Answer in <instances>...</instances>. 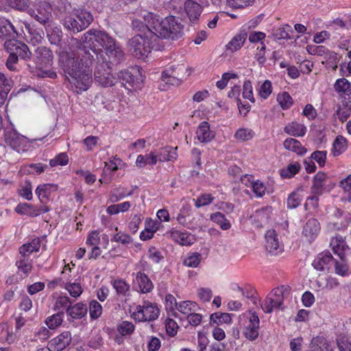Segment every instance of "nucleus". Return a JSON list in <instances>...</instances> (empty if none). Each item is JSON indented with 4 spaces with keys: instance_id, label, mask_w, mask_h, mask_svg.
I'll return each mask as SVG.
<instances>
[{
    "instance_id": "1",
    "label": "nucleus",
    "mask_w": 351,
    "mask_h": 351,
    "mask_svg": "<svg viewBox=\"0 0 351 351\" xmlns=\"http://www.w3.org/2000/svg\"><path fill=\"white\" fill-rule=\"evenodd\" d=\"M94 56L89 49H81L76 56L63 49L59 54V66L77 93L86 90L93 82L92 65Z\"/></svg>"
},
{
    "instance_id": "2",
    "label": "nucleus",
    "mask_w": 351,
    "mask_h": 351,
    "mask_svg": "<svg viewBox=\"0 0 351 351\" xmlns=\"http://www.w3.org/2000/svg\"><path fill=\"white\" fill-rule=\"evenodd\" d=\"M155 21L158 23L155 25V36L156 37L178 40L184 34V25L174 16L169 15L160 20L155 17Z\"/></svg>"
},
{
    "instance_id": "3",
    "label": "nucleus",
    "mask_w": 351,
    "mask_h": 351,
    "mask_svg": "<svg viewBox=\"0 0 351 351\" xmlns=\"http://www.w3.org/2000/svg\"><path fill=\"white\" fill-rule=\"evenodd\" d=\"M82 42L84 44V49L89 48L93 56H97L98 49L103 48L106 51L117 40L110 36L107 32L95 29H89L82 36Z\"/></svg>"
},
{
    "instance_id": "4",
    "label": "nucleus",
    "mask_w": 351,
    "mask_h": 351,
    "mask_svg": "<svg viewBox=\"0 0 351 351\" xmlns=\"http://www.w3.org/2000/svg\"><path fill=\"white\" fill-rule=\"evenodd\" d=\"M5 49L9 53V56L6 60V66L9 70L16 69L15 64L18 62L19 58L28 61L32 58V53L25 43L12 38L8 39L4 43Z\"/></svg>"
},
{
    "instance_id": "5",
    "label": "nucleus",
    "mask_w": 351,
    "mask_h": 351,
    "mask_svg": "<svg viewBox=\"0 0 351 351\" xmlns=\"http://www.w3.org/2000/svg\"><path fill=\"white\" fill-rule=\"evenodd\" d=\"M93 21L92 14L84 9L75 10L63 19L64 27L73 33L86 29Z\"/></svg>"
},
{
    "instance_id": "6",
    "label": "nucleus",
    "mask_w": 351,
    "mask_h": 351,
    "mask_svg": "<svg viewBox=\"0 0 351 351\" xmlns=\"http://www.w3.org/2000/svg\"><path fill=\"white\" fill-rule=\"evenodd\" d=\"M189 67L184 64H177L162 71L161 82L158 84V89L161 91L167 90L171 86H178L182 82V78L189 76L191 72Z\"/></svg>"
},
{
    "instance_id": "7",
    "label": "nucleus",
    "mask_w": 351,
    "mask_h": 351,
    "mask_svg": "<svg viewBox=\"0 0 351 351\" xmlns=\"http://www.w3.org/2000/svg\"><path fill=\"white\" fill-rule=\"evenodd\" d=\"M94 75L95 81L104 87L112 86L117 82V79L111 73V66L107 62L102 51L97 55Z\"/></svg>"
},
{
    "instance_id": "8",
    "label": "nucleus",
    "mask_w": 351,
    "mask_h": 351,
    "mask_svg": "<svg viewBox=\"0 0 351 351\" xmlns=\"http://www.w3.org/2000/svg\"><path fill=\"white\" fill-rule=\"evenodd\" d=\"M153 37H148L137 34L128 42L130 53L136 58L145 59L152 53L153 49Z\"/></svg>"
},
{
    "instance_id": "9",
    "label": "nucleus",
    "mask_w": 351,
    "mask_h": 351,
    "mask_svg": "<svg viewBox=\"0 0 351 351\" xmlns=\"http://www.w3.org/2000/svg\"><path fill=\"white\" fill-rule=\"evenodd\" d=\"M4 138L6 144L18 153L25 152L29 147V142L27 138L13 129L8 128L5 130Z\"/></svg>"
},
{
    "instance_id": "10",
    "label": "nucleus",
    "mask_w": 351,
    "mask_h": 351,
    "mask_svg": "<svg viewBox=\"0 0 351 351\" xmlns=\"http://www.w3.org/2000/svg\"><path fill=\"white\" fill-rule=\"evenodd\" d=\"M119 79L125 88L130 90L132 88H139L142 81L138 68H131L119 72Z\"/></svg>"
},
{
    "instance_id": "11",
    "label": "nucleus",
    "mask_w": 351,
    "mask_h": 351,
    "mask_svg": "<svg viewBox=\"0 0 351 351\" xmlns=\"http://www.w3.org/2000/svg\"><path fill=\"white\" fill-rule=\"evenodd\" d=\"M34 18L44 26H49L52 19V8L49 3L46 1H39L35 3Z\"/></svg>"
},
{
    "instance_id": "12",
    "label": "nucleus",
    "mask_w": 351,
    "mask_h": 351,
    "mask_svg": "<svg viewBox=\"0 0 351 351\" xmlns=\"http://www.w3.org/2000/svg\"><path fill=\"white\" fill-rule=\"evenodd\" d=\"M102 51L104 56L106 58L109 65H117L121 64L125 58V53L122 50L121 46L117 41L106 51L102 49H98L97 56Z\"/></svg>"
},
{
    "instance_id": "13",
    "label": "nucleus",
    "mask_w": 351,
    "mask_h": 351,
    "mask_svg": "<svg viewBox=\"0 0 351 351\" xmlns=\"http://www.w3.org/2000/svg\"><path fill=\"white\" fill-rule=\"evenodd\" d=\"M32 57L34 58V65L27 64V66L33 69L36 67H41L43 64H49L52 58V51L46 47H38L36 50L34 54Z\"/></svg>"
},
{
    "instance_id": "14",
    "label": "nucleus",
    "mask_w": 351,
    "mask_h": 351,
    "mask_svg": "<svg viewBox=\"0 0 351 351\" xmlns=\"http://www.w3.org/2000/svg\"><path fill=\"white\" fill-rule=\"evenodd\" d=\"M249 324L243 329V335L250 341H254L258 337L259 317L255 311H250Z\"/></svg>"
},
{
    "instance_id": "15",
    "label": "nucleus",
    "mask_w": 351,
    "mask_h": 351,
    "mask_svg": "<svg viewBox=\"0 0 351 351\" xmlns=\"http://www.w3.org/2000/svg\"><path fill=\"white\" fill-rule=\"evenodd\" d=\"M154 19L152 13L148 14L147 16H144L145 21H147V23H144L138 19H134L132 21V25L134 29H136L140 32V34L143 36H146L148 37H153L154 32L152 29L154 27L153 21Z\"/></svg>"
},
{
    "instance_id": "16",
    "label": "nucleus",
    "mask_w": 351,
    "mask_h": 351,
    "mask_svg": "<svg viewBox=\"0 0 351 351\" xmlns=\"http://www.w3.org/2000/svg\"><path fill=\"white\" fill-rule=\"evenodd\" d=\"M71 342V334L64 331L49 342V351H62Z\"/></svg>"
},
{
    "instance_id": "17",
    "label": "nucleus",
    "mask_w": 351,
    "mask_h": 351,
    "mask_svg": "<svg viewBox=\"0 0 351 351\" xmlns=\"http://www.w3.org/2000/svg\"><path fill=\"white\" fill-rule=\"evenodd\" d=\"M320 230V224L317 219L311 218L304 224L302 235L306 241L311 243L317 237Z\"/></svg>"
},
{
    "instance_id": "18",
    "label": "nucleus",
    "mask_w": 351,
    "mask_h": 351,
    "mask_svg": "<svg viewBox=\"0 0 351 351\" xmlns=\"http://www.w3.org/2000/svg\"><path fill=\"white\" fill-rule=\"evenodd\" d=\"M265 248L268 252L277 254L282 251L276 230H269L265 234Z\"/></svg>"
},
{
    "instance_id": "19",
    "label": "nucleus",
    "mask_w": 351,
    "mask_h": 351,
    "mask_svg": "<svg viewBox=\"0 0 351 351\" xmlns=\"http://www.w3.org/2000/svg\"><path fill=\"white\" fill-rule=\"evenodd\" d=\"M334 258L329 252H324L318 254L314 259L312 265L317 271L328 270Z\"/></svg>"
},
{
    "instance_id": "20",
    "label": "nucleus",
    "mask_w": 351,
    "mask_h": 351,
    "mask_svg": "<svg viewBox=\"0 0 351 351\" xmlns=\"http://www.w3.org/2000/svg\"><path fill=\"white\" fill-rule=\"evenodd\" d=\"M170 236L176 242L182 245H191L196 241L195 236L186 230H173L171 231Z\"/></svg>"
},
{
    "instance_id": "21",
    "label": "nucleus",
    "mask_w": 351,
    "mask_h": 351,
    "mask_svg": "<svg viewBox=\"0 0 351 351\" xmlns=\"http://www.w3.org/2000/svg\"><path fill=\"white\" fill-rule=\"evenodd\" d=\"M184 10L191 23H196L202 13L200 4L193 0H187L184 3Z\"/></svg>"
},
{
    "instance_id": "22",
    "label": "nucleus",
    "mask_w": 351,
    "mask_h": 351,
    "mask_svg": "<svg viewBox=\"0 0 351 351\" xmlns=\"http://www.w3.org/2000/svg\"><path fill=\"white\" fill-rule=\"evenodd\" d=\"M134 318L138 322H152L154 319V306L149 302L147 306L139 305L137 311L133 313Z\"/></svg>"
},
{
    "instance_id": "23",
    "label": "nucleus",
    "mask_w": 351,
    "mask_h": 351,
    "mask_svg": "<svg viewBox=\"0 0 351 351\" xmlns=\"http://www.w3.org/2000/svg\"><path fill=\"white\" fill-rule=\"evenodd\" d=\"M18 36V33L11 22L4 17H0V38L12 39Z\"/></svg>"
},
{
    "instance_id": "24",
    "label": "nucleus",
    "mask_w": 351,
    "mask_h": 351,
    "mask_svg": "<svg viewBox=\"0 0 351 351\" xmlns=\"http://www.w3.org/2000/svg\"><path fill=\"white\" fill-rule=\"evenodd\" d=\"M328 176L325 173L322 171L317 173L313 178L311 193L315 195H321L324 192Z\"/></svg>"
},
{
    "instance_id": "25",
    "label": "nucleus",
    "mask_w": 351,
    "mask_h": 351,
    "mask_svg": "<svg viewBox=\"0 0 351 351\" xmlns=\"http://www.w3.org/2000/svg\"><path fill=\"white\" fill-rule=\"evenodd\" d=\"M247 38V32L242 28L227 45V49L231 51H236L241 48Z\"/></svg>"
},
{
    "instance_id": "26",
    "label": "nucleus",
    "mask_w": 351,
    "mask_h": 351,
    "mask_svg": "<svg viewBox=\"0 0 351 351\" xmlns=\"http://www.w3.org/2000/svg\"><path fill=\"white\" fill-rule=\"evenodd\" d=\"M330 245L333 252L338 255L340 259L345 258V250L348 247L344 241V239L341 236H336L331 238Z\"/></svg>"
},
{
    "instance_id": "27",
    "label": "nucleus",
    "mask_w": 351,
    "mask_h": 351,
    "mask_svg": "<svg viewBox=\"0 0 351 351\" xmlns=\"http://www.w3.org/2000/svg\"><path fill=\"white\" fill-rule=\"evenodd\" d=\"M197 136L202 143L210 142L215 136L214 133L210 130V125L207 121L202 122L197 128Z\"/></svg>"
},
{
    "instance_id": "28",
    "label": "nucleus",
    "mask_w": 351,
    "mask_h": 351,
    "mask_svg": "<svg viewBox=\"0 0 351 351\" xmlns=\"http://www.w3.org/2000/svg\"><path fill=\"white\" fill-rule=\"evenodd\" d=\"M176 150L177 147L173 148L168 146L161 148L160 152L155 155V164L157 160L163 162L176 160L178 157Z\"/></svg>"
},
{
    "instance_id": "29",
    "label": "nucleus",
    "mask_w": 351,
    "mask_h": 351,
    "mask_svg": "<svg viewBox=\"0 0 351 351\" xmlns=\"http://www.w3.org/2000/svg\"><path fill=\"white\" fill-rule=\"evenodd\" d=\"M283 145L286 149L295 152L300 156H304L307 152V149L295 138H287L285 140Z\"/></svg>"
},
{
    "instance_id": "30",
    "label": "nucleus",
    "mask_w": 351,
    "mask_h": 351,
    "mask_svg": "<svg viewBox=\"0 0 351 351\" xmlns=\"http://www.w3.org/2000/svg\"><path fill=\"white\" fill-rule=\"evenodd\" d=\"M285 132L293 136H303L306 132V128L296 121L288 123L284 128Z\"/></svg>"
},
{
    "instance_id": "31",
    "label": "nucleus",
    "mask_w": 351,
    "mask_h": 351,
    "mask_svg": "<svg viewBox=\"0 0 351 351\" xmlns=\"http://www.w3.org/2000/svg\"><path fill=\"white\" fill-rule=\"evenodd\" d=\"M134 283L138 285L141 293H145L152 289V282L144 273L141 271L136 274Z\"/></svg>"
},
{
    "instance_id": "32",
    "label": "nucleus",
    "mask_w": 351,
    "mask_h": 351,
    "mask_svg": "<svg viewBox=\"0 0 351 351\" xmlns=\"http://www.w3.org/2000/svg\"><path fill=\"white\" fill-rule=\"evenodd\" d=\"M67 313L73 319H81L86 315L87 306L82 302L77 303L73 306L71 305Z\"/></svg>"
},
{
    "instance_id": "33",
    "label": "nucleus",
    "mask_w": 351,
    "mask_h": 351,
    "mask_svg": "<svg viewBox=\"0 0 351 351\" xmlns=\"http://www.w3.org/2000/svg\"><path fill=\"white\" fill-rule=\"evenodd\" d=\"M41 241L40 238H35L29 243L23 245L19 248V252L21 256H28L30 254L34 252H38L40 247Z\"/></svg>"
},
{
    "instance_id": "34",
    "label": "nucleus",
    "mask_w": 351,
    "mask_h": 351,
    "mask_svg": "<svg viewBox=\"0 0 351 351\" xmlns=\"http://www.w3.org/2000/svg\"><path fill=\"white\" fill-rule=\"evenodd\" d=\"M57 190V185L53 184H43L39 185L36 189V194L40 201L43 198H48L51 191Z\"/></svg>"
},
{
    "instance_id": "35",
    "label": "nucleus",
    "mask_w": 351,
    "mask_h": 351,
    "mask_svg": "<svg viewBox=\"0 0 351 351\" xmlns=\"http://www.w3.org/2000/svg\"><path fill=\"white\" fill-rule=\"evenodd\" d=\"M47 37L51 45H60L61 49H66L61 45L62 32L59 27H56L49 29L47 32Z\"/></svg>"
},
{
    "instance_id": "36",
    "label": "nucleus",
    "mask_w": 351,
    "mask_h": 351,
    "mask_svg": "<svg viewBox=\"0 0 351 351\" xmlns=\"http://www.w3.org/2000/svg\"><path fill=\"white\" fill-rule=\"evenodd\" d=\"M346 139L342 136H337L332 144V154L335 156L341 154L347 148Z\"/></svg>"
},
{
    "instance_id": "37",
    "label": "nucleus",
    "mask_w": 351,
    "mask_h": 351,
    "mask_svg": "<svg viewBox=\"0 0 351 351\" xmlns=\"http://www.w3.org/2000/svg\"><path fill=\"white\" fill-rule=\"evenodd\" d=\"M176 308L180 313L189 315L193 311H196L199 308V306L196 302L187 300L182 301L178 304Z\"/></svg>"
},
{
    "instance_id": "38",
    "label": "nucleus",
    "mask_w": 351,
    "mask_h": 351,
    "mask_svg": "<svg viewBox=\"0 0 351 351\" xmlns=\"http://www.w3.org/2000/svg\"><path fill=\"white\" fill-rule=\"evenodd\" d=\"M71 305V301L70 298L66 295H60L59 296L55 302L54 309L60 311H64L68 313L69 309L70 308Z\"/></svg>"
},
{
    "instance_id": "39",
    "label": "nucleus",
    "mask_w": 351,
    "mask_h": 351,
    "mask_svg": "<svg viewBox=\"0 0 351 351\" xmlns=\"http://www.w3.org/2000/svg\"><path fill=\"white\" fill-rule=\"evenodd\" d=\"M15 211L21 215H26L29 217H36V207L27 203H21L15 208Z\"/></svg>"
},
{
    "instance_id": "40",
    "label": "nucleus",
    "mask_w": 351,
    "mask_h": 351,
    "mask_svg": "<svg viewBox=\"0 0 351 351\" xmlns=\"http://www.w3.org/2000/svg\"><path fill=\"white\" fill-rule=\"evenodd\" d=\"M231 317L227 313H215L210 315V324H229L231 322Z\"/></svg>"
},
{
    "instance_id": "41",
    "label": "nucleus",
    "mask_w": 351,
    "mask_h": 351,
    "mask_svg": "<svg viewBox=\"0 0 351 351\" xmlns=\"http://www.w3.org/2000/svg\"><path fill=\"white\" fill-rule=\"evenodd\" d=\"M301 169V165L299 162H294L289 164L287 168L280 170V176L283 178H289L298 173Z\"/></svg>"
},
{
    "instance_id": "42",
    "label": "nucleus",
    "mask_w": 351,
    "mask_h": 351,
    "mask_svg": "<svg viewBox=\"0 0 351 351\" xmlns=\"http://www.w3.org/2000/svg\"><path fill=\"white\" fill-rule=\"evenodd\" d=\"M288 291V287L285 286H281L274 289L269 293L273 297L276 303L278 304L279 307L281 308L284 302L285 296L284 294Z\"/></svg>"
},
{
    "instance_id": "43",
    "label": "nucleus",
    "mask_w": 351,
    "mask_h": 351,
    "mask_svg": "<svg viewBox=\"0 0 351 351\" xmlns=\"http://www.w3.org/2000/svg\"><path fill=\"white\" fill-rule=\"evenodd\" d=\"M210 219L219 224L222 230H226L230 228V223L229 221L225 218V216L222 213L219 212L211 214Z\"/></svg>"
},
{
    "instance_id": "44",
    "label": "nucleus",
    "mask_w": 351,
    "mask_h": 351,
    "mask_svg": "<svg viewBox=\"0 0 351 351\" xmlns=\"http://www.w3.org/2000/svg\"><path fill=\"white\" fill-rule=\"evenodd\" d=\"M63 316V311H60L56 314L47 317L45 323L49 328L54 329L62 323Z\"/></svg>"
},
{
    "instance_id": "45",
    "label": "nucleus",
    "mask_w": 351,
    "mask_h": 351,
    "mask_svg": "<svg viewBox=\"0 0 351 351\" xmlns=\"http://www.w3.org/2000/svg\"><path fill=\"white\" fill-rule=\"evenodd\" d=\"M261 308L263 311L266 313H271L274 308L280 309V308L276 303V301L274 300L273 297L271 296V294L269 293L263 304H261Z\"/></svg>"
},
{
    "instance_id": "46",
    "label": "nucleus",
    "mask_w": 351,
    "mask_h": 351,
    "mask_svg": "<svg viewBox=\"0 0 351 351\" xmlns=\"http://www.w3.org/2000/svg\"><path fill=\"white\" fill-rule=\"evenodd\" d=\"M19 270L25 274H28L32 269L31 261L27 256H21V258L16 262Z\"/></svg>"
},
{
    "instance_id": "47",
    "label": "nucleus",
    "mask_w": 351,
    "mask_h": 351,
    "mask_svg": "<svg viewBox=\"0 0 351 351\" xmlns=\"http://www.w3.org/2000/svg\"><path fill=\"white\" fill-rule=\"evenodd\" d=\"M335 271L339 276H346L349 274V266L345 261V258L340 261L334 260Z\"/></svg>"
},
{
    "instance_id": "48",
    "label": "nucleus",
    "mask_w": 351,
    "mask_h": 351,
    "mask_svg": "<svg viewBox=\"0 0 351 351\" xmlns=\"http://www.w3.org/2000/svg\"><path fill=\"white\" fill-rule=\"evenodd\" d=\"M112 284L119 295H126L129 292L130 286L123 280H115Z\"/></svg>"
},
{
    "instance_id": "49",
    "label": "nucleus",
    "mask_w": 351,
    "mask_h": 351,
    "mask_svg": "<svg viewBox=\"0 0 351 351\" xmlns=\"http://www.w3.org/2000/svg\"><path fill=\"white\" fill-rule=\"evenodd\" d=\"M7 3L14 9L26 11L29 7V0H5Z\"/></svg>"
},
{
    "instance_id": "50",
    "label": "nucleus",
    "mask_w": 351,
    "mask_h": 351,
    "mask_svg": "<svg viewBox=\"0 0 351 351\" xmlns=\"http://www.w3.org/2000/svg\"><path fill=\"white\" fill-rule=\"evenodd\" d=\"M271 208L265 207L256 211L255 217L261 223L267 222L271 217Z\"/></svg>"
},
{
    "instance_id": "51",
    "label": "nucleus",
    "mask_w": 351,
    "mask_h": 351,
    "mask_svg": "<svg viewBox=\"0 0 351 351\" xmlns=\"http://www.w3.org/2000/svg\"><path fill=\"white\" fill-rule=\"evenodd\" d=\"M254 135V132L251 129L240 128L235 134L234 137L240 141H246L252 139Z\"/></svg>"
},
{
    "instance_id": "52",
    "label": "nucleus",
    "mask_w": 351,
    "mask_h": 351,
    "mask_svg": "<svg viewBox=\"0 0 351 351\" xmlns=\"http://www.w3.org/2000/svg\"><path fill=\"white\" fill-rule=\"evenodd\" d=\"M334 88L337 93H346L351 90V84L346 79L341 78L336 81Z\"/></svg>"
},
{
    "instance_id": "53",
    "label": "nucleus",
    "mask_w": 351,
    "mask_h": 351,
    "mask_svg": "<svg viewBox=\"0 0 351 351\" xmlns=\"http://www.w3.org/2000/svg\"><path fill=\"white\" fill-rule=\"evenodd\" d=\"M277 100L283 109L289 108L293 104L291 97L287 92H283L282 93L279 94L277 97Z\"/></svg>"
},
{
    "instance_id": "54",
    "label": "nucleus",
    "mask_w": 351,
    "mask_h": 351,
    "mask_svg": "<svg viewBox=\"0 0 351 351\" xmlns=\"http://www.w3.org/2000/svg\"><path fill=\"white\" fill-rule=\"evenodd\" d=\"M302 202V197L296 192H292L287 198V207L291 209L297 208Z\"/></svg>"
},
{
    "instance_id": "55",
    "label": "nucleus",
    "mask_w": 351,
    "mask_h": 351,
    "mask_svg": "<svg viewBox=\"0 0 351 351\" xmlns=\"http://www.w3.org/2000/svg\"><path fill=\"white\" fill-rule=\"evenodd\" d=\"M102 312L101 305L97 300H92L89 305L90 316L92 319L98 318Z\"/></svg>"
},
{
    "instance_id": "56",
    "label": "nucleus",
    "mask_w": 351,
    "mask_h": 351,
    "mask_svg": "<svg viewBox=\"0 0 351 351\" xmlns=\"http://www.w3.org/2000/svg\"><path fill=\"white\" fill-rule=\"evenodd\" d=\"M65 289L69 291L71 296L77 298L82 293V288L80 283H66Z\"/></svg>"
},
{
    "instance_id": "57",
    "label": "nucleus",
    "mask_w": 351,
    "mask_h": 351,
    "mask_svg": "<svg viewBox=\"0 0 351 351\" xmlns=\"http://www.w3.org/2000/svg\"><path fill=\"white\" fill-rule=\"evenodd\" d=\"M14 82L10 77L4 73H0V89L3 91L10 92L13 86Z\"/></svg>"
},
{
    "instance_id": "58",
    "label": "nucleus",
    "mask_w": 351,
    "mask_h": 351,
    "mask_svg": "<svg viewBox=\"0 0 351 351\" xmlns=\"http://www.w3.org/2000/svg\"><path fill=\"white\" fill-rule=\"evenodd\" d=\"M243 97L249 99L252 102H254L255 99L253 95L252 85L250 80H245L243 86Z\"/></svg>"
},
{
    "instance_id": "59",
    "label": "nucleus",
    "mask_w": 351,
    "mask_h": 351,
    "mask_svg": "<svg viewBox=\"0 0 351 351\" xmlns=\"http://www.w3.org/2000/svg\"><path fill=\"white\" fill-rule=\"evenodd\" d=\"M69 162V157L65 153H60L57 155L54 158L51 159L49 165L51 167H56L58 165H66Z\"/></svg>"
},
{
    "instance_id": "60",
    "label": "nucleus",
    "mask_w": 351,
    "mask_h": 351,
    "mask_svg": "<svg viewBox=\"0 0 351 351\" xmlns=\"http://www.w3.org/2000/svg\"><path fill=\"white\" fill-rule=\"evenodd\" d=\"M335 215L337 217H343V220L341 221V228H346L351 223L350 213L337 208L336 209Z\"/></svg>"
},
{
    "instance_id": "61",
    "label": "nucleus",
    "mask_w": 351,
    "mask_h": 351,
    "mask_svg": "<svg viewBox=\"0 0 351 351\" xmlns=\"http://www.w3.org/2000/svg\"><path fill=\"white\" fill-rule=\"evenodd\" d=\"M154 164V152H151L149 156L139 155L136 160V165L138 167H143L146 165Z\"/></svg>"
},
{
    "instance_id": "62",
    "label": "nucleus",
    "mask_w": 351,
    "mask_h": 351,
    "mask_svg": "<svg viewBox=\"0 0 351 351\" xmlns=\"http://www.w3.org/2000/svg\"><path fill=\"white\" fill-rule=\"evenodd\" d=\"M214 197L210 194H202L195 202L197 208L209 205L213 202Z\"/></svg>"
},
{
    "instance_id": "63",
    "label": "nucleus",
    "mask_w": 351,
    "mask_h": 351,
    "mask_svg": "<svg viewBox=\"0 0 351 351\" xmlns=\"http://www.w3.org/2000/svg\"><path fill=\"white\" fill-rule=\"evenodd\" d=\"M272 86L271 83L269 80H265L263 84L261 86L258 90V94L261 98L265 99L271 93Z\"/></svg>"
},
{
    "instance_id": "64",
    "label": "nucleus",
    "mask_w": 351,
    "mask_h": 351,
    "mask_svg": "<svg viewBox=\"0 0 351 351\" xmlns=\"http://www.w3.org/2000/svg\"><path fill=\"white\" fill-rule=\"evenodd\" d=\"M201 255L199 253H193L184 261V265L189 267H196L200 263Z\"/></svg>"
}]
</instances>
